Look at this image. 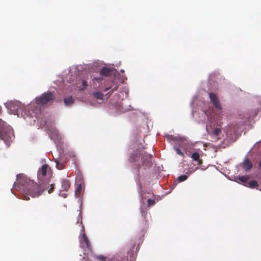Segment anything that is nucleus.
<instances>
[{
    "instance_id": "obj_16",
    "label": "nucleus",
    "mask_w": 261,
    "mask_h": 261,
    "mask_svg": "<svg viewBox=\"0 0 261 261\" xmlns=\"http://www.w3.org/2000/svg\"><path fill=\"white\" fill-rule=\"evenodd\" d=\"M93 257L97 261H106V257L102 255H93Z\"/></svg>"
},
{
    "instance_id": "obj_15",
    "label": "nucleus",
    "mask_w": 261,
    "mask_h": 261,
    "mask_svg": "<svg viewBox=\"0 0 261 261\" xmlns=\"http://www.w3.org/2000/svg\"><path fill=\"white\" fill-rule=\"evenodd\" d=\"M188 178V176L186 175H182L178 177L177 179L175 180L173 182V185L175 186L176 185L177 181L178 182H181L186 180Z\"/></svg>"
},
{
    "instance_id": "obj_2",
    "label": "nucleus",
    "mask_w": 261,
    "mask_h": 261,
    "mask_svg": "<svg viewBox=\"0 0 261 261\" xmlns=\"http://www.w3.org/2000/svg\"><path fill=\"white\" fill-rule=\"evenodd\" d=\"M152 157L151 154L147 153L144 151L138 150L130 156L129 161L130 163H135L134 168L137 170L138 174L139 175L141 166L144 169L152 166Z\"/></svg>"
},
{
    "instance_id": "obj_17",
    "label": "nucleus",
    "mask_w": 261,
    "mask_h": 261,
    "mask_svg": "<svg viewBox=\"0 0 261 261\" xmlns=\"http://www.w3.org/2000/svg\"><path fill=\"white\" fill-rule=\"evenodd\" d=\"M249 187L251 188H257L258 184L256 180H251L248 182Z\"/></svg>"
},
{
    "instance_id": "obj_6",
    "label": "nucleus",
    "mask_w": 261,
    "mask_h": 261,
    "mask_svg": "<svg viewBox=\"0 0 261 261\" xmlns=\"http://www.w3.org/2000/svg\"><path fill=\"white\" fill-rule=\"evenodd\" d=\"M209 97L215 107L220 110L221 109V104L217 95L213 93H209Z\"/></svg>"
},
{
    "instance_id": "obj_1",
    "label": "nucleus",
    "mask_w": 261,
    "mask_h": 261,
    "mask_svg": "<svg viewBox=\"0 0 261 261\" xmlns=\"http://www.w3.org/2000/svg\"><path fill=\"white\" fill-rule=\"evenodd\" d=\"M17 182L15 185L16 188L25 195H23V199L25 200L30 199L28 195L32 197H37L41 195L43 191L47 190L50 194L55 189V184L50 183L52 177V173L50 168L47 164H44L37 172L38 179L40 184L24 178L22 174L17 175Z\"/></svg>"
},
{
    "instance_id": "obj_22",
    "label": "nucleus",
    "mask_w": 261,
    "mask_h": 261,
    "mask_svg": "<svg viewBox=\"0 0 261 261\" xmlns=\"http://www.w3.org/2000/svg\"><path fill=\"white\" fill-rule=\"evenodd\" d=\"M221 132L220 128H217L213 131V134L216 136L219 135Z\"/></svg>"
},
{
    "instance_id": "obj_23",
    "label": "nucleus",
    "mask_w": 261,
    "mask_h": 261,
    "mask_svg": "<svg viewBox=\"0 0 261 261\" xmlns=\"http://www.w3.org/2000/svg\"><path fill=\"white\" fill-rule=\"evenodd\" d=\"M103 81V78L101 76L99 77H94L93 79V81H96L98 83H100Z\"/></svg>"
},
{
    "instance_id": "obj_21",
    "label": "nucleus",
    "mask_w": 261,
    "mask_h": 261,
    "mask_svg": "<svg viewBox=\"0 0 261 261\" xmlns=\"http://www.w3.org/2000/svg\"><path fill=\"white\" fill-rule=\"evenodd\" d=\"M174 150H175L176 152L179 154V155H181L182 156H184V153L180 150V149L178 147H174Z\"/></svg>"
},
{
    "instance_id": "obj_11",
    "label": "nucleus",
    "mask_w": 261,
    "mask_h": 261,
    "mask_svg": "<svg viewBox=\"0 0 261 261\" xmlns=\"http://www.w3.org/2000/svg\"><path fill=\"white\" fill-rule=\"evenodd\" d=\"M55 162L56 164V167L59 169L62 170L64 168L66 164V162L63 161L62 159H56L55 160Z\"/></svg>"
},
{
    "instance_id": "obj_3",
    "label": "nucleus",
    "mask_w": 261,
    "mask_h": 261,
    "mask_svg": "<svg viewBox=\"0 0 261 261\" xmlns=\"http://www.w3.org/2000/svg\"><path fill=\"white\" fill-rule=\"evenodd\" d=\"M15 136L12 128L0 119V138L7 145L14 139Z\"/></svg>"
},
{
    "instance_id": "obj_30",
    "label": "nucleus",
    "mask_w": 261,
    "mask_h": 261,
    "mask_svg": "<svg viewBox=\"0 0 261 261\" xmlns=\"http://www.w3.org/2000/svg\"><path fill=\"white\" fill-rule=\"evenodd\" d=\"M82 230H83V231H84V226H82Z\"/></svg>"
},
{
    "instance_id": "obj_10",
    "label": "nucleus",
    "mask_w": 261,
    "mask_h": 261,
    "mask_svg": "<svg viewBox=\"0 0 261 261\" xmlns=\"http://www.w3.org/2000/svg\"><path fill=\"white\" fill-rule=\"evenodd\" d=\"M242 166L246 171H248L252 168V163L248 158H246L242 163Z\"/></svg>"
},
{
    "instance_id": "obj_13",
    "label": "nucleus",
    "mask_w": 261,
    "mask_h": 261,
    "mask_svg": "<svg viewBox=\"0 0 261 261\" xmlns=\"http://www.w3.org/2000/svg\"><path fill=\"white\" fill-rule=\"evenodd\" d=\"M10 108L14 111H18V109L20 108L21 103L18 101L11 102L10 104Z\"/></svg>"
},
{
    "instance_id": "obj_12",
    "label": "nucleus",
    "mask_w": 261,
    "mask_h": 261,
    "mask_svg": "<svg viewBox=\"0 0 261 261\" xmlns=\"http://www.w3.org/2000/svg\"><path fill=\"white\" fill-rule=\"evenodd\" d=\"M191 158L192 159L197 162L198 165H201L202 164V161L200 159L199 154L198 152H194L192 154Z\"/></svg>"
},
{
    "instance_id": "obj_20",
    "label": "nucleus",
    "mask_w": 261,
    "mask_h": 261,
    "mask_svg": "<svg viewBox=\"0 0 261 261\" xmlns=\"http://www.w3.org/2000/svg\"><path fill=\"white\" fill-rule=\"evenodd\" d=\"M155 203V200L153 199H148L147 200L148 206L150 207L153 205Z\"/></svg>"
},
{
    "instance_id": "obj_24",
    "label": "nucleus",
    "mask_w": 261,
    "mask_h": 261,
    "mask_svg": "<svg viewBox=\"0 0 261 261\" xmlns=\"http://www.w3.org/2000/svg\"><path fill=\"white\" fill-rule=\"evenodd\" d=\"M166 138H167V140H175V137H174L172 135H167Z\"/></svg>"
},
{
    "instance_id": "obj_9",
    "label": "nucleus",
    "mask_w": 261,
    "mask_h": 261,
    "mask_svg": "<svg viewBox=\"0 0 261 261\" xmlns=\"http://www.w3.org/2000/svg\"><path fill=\"white\" fill-rule=\"evenodd\" d=\"M70 187V183L68 179H63L61 181V189L60 191H67Z\"/></svg>"
},
{
    "instance_id": "obj_28",
    "label": "nucleus",
    "mask_w": 261,
    "mask_h": 261,
    "mask_svg": "<svg viewBox=\"0 0 261 261\" xmlns=\"http://www.w3.org/2000/svg\"><path fill=\"white\" fill-rule=\"evenodd\" d=\"M62 196H63L64 197H66V194H63Z\"/></svg>"
},
{
    "instance_id": "obj_4",
    "label": "nucleus",
    "mask_w": 261,
    "mask_h": 261,
    "mask_svg": "<svg viewBox=\"0 0 261 261\" xmlns=\"http://www.w3.org/2000/svg\"><path fill=\"white\" fill-rule=\"evenodd\" d=\"M55 99V96L53 92H47L42 94L40 96L35 98L37 105L44 106L48 102Z\"/></svg>"
},
{
    "instance_id": "obj_26",
    "label": "nucleus",
    "mask_w": 261,
    "mask_h": 261,
    "mask_svg": "<svg viewBox=\"0 0 261 261\" xmlns=\"http://www.w3.org/2000/svg\"><path fill=\"white\" fill-rule=\"evenodd\" d=\"M82 185H79L78 187L77 188L76 191L77 192H80L82 190Z\"/></svg>"
},
{
    "instance_id": "obj_19",
    "label": "nucleus",
    "mask_w": 261,
    "mask_h": 261,
    "mask_svg": "<svg viewBox=\"0 0 261 261\" xmlns=\"http://www.w3.org/2000/svg\"><path fill=\"white\" fill-rule=\"evenodd\" d=\"M238 179L243 183H246L249 179V177L247 176H240L238 177Z\"/></svg>"
},
{
    "instance_id": "obj_18",
    "label": "nucleus",
    "mask_w": 261,
    "mask_h": 261,
    "mask_svg": "<svg viewBox=\"0 0 261 261\" xmlns=\"http://www.w3.org/2000/svg\"><path fill=\"white\" fill-rule=\"evenodd\" d=\"M93 95L97 99H102L103 98V94L100 92H94Z\"/></svg>"
},
{
    "instance_id": "obj_14",
    "label": "nucleus",
    "mask_w": 261,
    "mask_h": 261,
    "mask_svg": "<svg viewBox=\"0 0 261 261\" xmlns=\"http://www.w3.org/2000/svg\"><path fill=\"white\" fill-rule=\"evenodd\" d=\"M64 103L66 106H69L74 102V99L71 96L66 97L64 99Z\"/></svg>"
},
{
    "instance_id": "obj_5",
    "label": "nucleus",
    "mask_w": 261,
    "mask_h": 261,
    "mask_svg": "<svg viewBox=\"0 0 261 261\" xmlns=\"http://www.w3.org/2000/svg\"><path fill=\"white\" fill-rule=\"evenodd\" d=\"M80 246L83 248H87L90 252H92V248L90 241L85 233L80 240Z\"/></svg>"
},
{
    "instance_id": "obj_29",
    "label": "nucleus",
    "mask_w": 261,
    "mask_h": 261,
    "mask_svg": "<svg viewBox=\"0 0 261 261\" xmlns=\"http://www.w3.org/2000/svg\"><path fill=\"white\" fill-rule=\"evenodd\" d=\"M2 111V107L0 106V113H1Z\"/></svg>"
},
{
    "instance_id": "obj_25",
    "label": "nucleus",
    "mask_w": 261,
    "mask_h": 261,
    "mask_svg": "<svg viewBox=\"0 0 261 261\" xmlns=\"http://www.w3.org/2000/svg\"><path fill=\"white\" fill-rule=\"evenodd\" d=\"M88 84H87V82L85 80H83L82 81V86H83L84 88H85V87L87 86Z\"/></svg>"
},
{
    "instance_id": "obj_8",
    "label": "nucleus",
    "mask_w": 261,
    "mask_h": 261,
    "mask_svg": "<svg viewBox=\"0 0 261 261\" xmlns=\"http://www.w3.org/2000/svg\"><path fill=\"white\" fill-rule=\"evenodd\" d=\"M114 70V68H110L109 67H103L100 70V75L104 76H110Z\"/></svg>"
},
{
    "instance_id": "obj_7",
    "label": "nucleus",
    "mask_w": 261,
    "mask_h": 261,
    "mask_svg": "<svg viewBox=\"0 0 261 261\" xmlns=\"http://www.w3.org/2000/svg\"><path fill=\"white\" fill-rule=\"evenodd\" d=\"M119 84L117 82L112 81L110 86L106 88L104 91L106 92L111 90L110 92L107 93L108 96H110L114 91H116L118 88Z\"/></svg>"
},
{
    "instance_id": "obj_27",
    "label": "nucleus",
    "mask_w": 261,
    "mask_h": 261,
    "mask_svg": "<svg viewBox=\"0 0 261 261\" xmlns=\"http://www.w3.org/2000/svg\"><path fill=\"white\" fill-rule=\"evenodd\" d=\"M259 167L261 168V161L259 162Z\"/></svg>"
}]
</instances>
